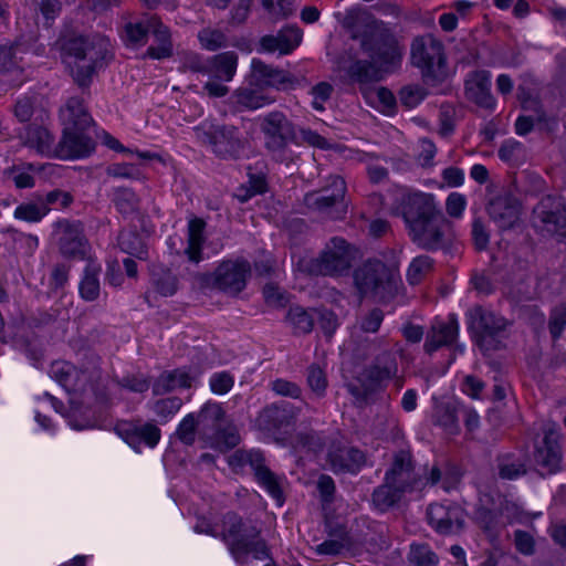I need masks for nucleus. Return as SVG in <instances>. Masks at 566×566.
I'll list each match as a JSON object with an SVG mask.
<instances>
[{"instance_id": "obj_1", "label": "nucleus", "mask_w": 566, "mask_h": 566, "mask_svg": "<svg viewBox=\"0 0 566 566\" xmlns=\"http://www.w3.org/2000/svg\"><path fill=\"white\" fill-rule=\"evenodd\" d=\"M348 52L334 62V70L352 82L367 84L380 80L379 71H391L403 56L405 48L398 36L382 22L357 18L350 28Z\"/></svg>"}, {"instance_id": "obj_2", "label": "nucleus", "mask_w": 566, "mask_h": 566, "mask_svg": "<svg viewBox=\"0 0 566 566\" xmlns=\"http://www.w3.org/2000/svg\"><path fill=\"white\" fill-rule=\"evenodd\" d=\"M62 56L74 81L80 86H87L93 76L113 60L114 54L109 39L93 33L65 39Z\"/></svg>"}, {"instance_id": "obj_3", "label": "nucleus", "mask_w": 566, "mask_h": 566, "mask_svg": "<svg viewBox=\"0 0 566 566\" xmlns=\"http://www.w3.org/2000/svg\"><path fill=\"white\" fill-rule=\"evenodd\" d=\"M260 127L271 156L280 163L292 161L294 153L290 144L300 145V142L296 127L286 115L280 111L270 112L262 118Z\"/></svg>"}, {"instance_id": "obj_4", "label": "nucleus", "mask_w": 566, "mask_h": 566, "mask_svg": "<svg viewBox=\"0 0 566 566\" xmlns=\"http://www.w3.org/2000/svg\"><path fill=\"white\" fill-rule=\"evenodd\" d=\"M354 282L361 295L384 302L397 291V272L379 260H368L355 270Z\"/></svg>"}, {"instance_id": "obj_5", "label": "nucleus", "mask_w": 566, "mask_h": 566, "mask_svg": "<svg viewBox=\"0 0 566 566\" xmlns=\"http://www.w3.org/2000/svg\"><path fill=\"white\" fill-rule=\"evenodd\" d=\"M410 60L428 82H441L448 75L443 43L432 34L419 35L412 40Z\"/></svg>"}, {"instance_id": "obj_6", "label": "nucleus", "mask_w": 566, "mask_h": 566, "mask_svg": "<svg viewBox=\"0 0 566 566\" xmlns=\"http://www.w3.org/2000/svg\"><path fill=\"white\" fill-rule=\"evenodd\" d=\"M398 364L396 355L391 350H384L376 356L373 364L366 367L357 377L358 386L350 385V392L364 400L370 395L384 389L385 382L396 378Z\"/></svg>"}, {"instance_id": "obj_7", "label": "nucleus", "mask_w": 566, "mask_h": 566, "mask_svg": "<svg viewBox=\"0 0 566 566\" xmlns=\"http://www.w3.org/2000/svg\"><path fill=\"white\" fill-rule=\"evenodd\" d=\"M193 130L196 138L201 144L210 146L222 159H237L243 149L244 143L235 126L203 123Z\"/></svg>"}, {"instance_id": "obj_8", "label": "nucleus", "mask_w": 566, "mask_h": 566, "mask_svg": "<svg viewBox=\"0 0 566 566\" xmlns=\"http://www.w3.org/2000/svg\"><path fill=\"white\" fill-rule=\"evenodd\" d=\"M49 374L69 392H84L93 388L101 378V369L96 358L80 367L66 360H55L51 364Z\"/></svg>"}, {"instance_id": "obj_9", "label": "nucleus", "mask_w": 566, "mask_h": 566, "mask_svg": "<svg viewBox=\"0 0 566 566\" xmlns=\"http://www.w3.org/2000/svg\"><path fill=\"white\" fill-rule=\"evenodd\" d=\"M469 329L476 345L483 352L495 350L500 347L501 336L505 331L506 321L483 307H474L468 313Z\"/></svg>"}, {"instance_id": "obj_10", "label": "nucleus", "mask_w": 566, "mask_h": 566, "mask_svg": "<svg viewBox=\"0 0 566 566\" xmlns=\"http://www.w3.org/2000/svg\"><path fill=\"white\" fill-rule=\"evenodd\" d=\"M408 232L411 240L427 251L449 249L455 238L451 222L441 212Z\"/></svg>"}, {"instance_id": "obj_11", "label": "nucleus", "mask_w": 566, "mask_h": 566, "mask_svg": "<svg viewBox=\"0 0 566 566\" xmlns=\"http://www.w3.org/2000/svg\"><path fill=\"white\" fill-rule=\"evenodd\" d=\"M238 54L233 51H226L208 57L206 74L209 80L205 83L203 90L210 97H223L229 93L226 83L231 82L237 73Z\"/></svg>"}, {"instance_id": "obj_12", "label": "nucleus", "mask_w": 566, "mask_h": 566, "mask_svg": "<svg viewBox=\"0 0 566 566\" xmlns=\"http://www.w3.org/2000/svg\"><path fill=\"white\" fill-rule=\"evenodd\" d=\"M533 224L551 235L566 237V201L559 196H545L533 209Z\"/></svg>"}, {"instance_id": "obj_13", "label": "nucleus", "mask_w": 566, "mask_h": 566, "mask_svg": "<svg viewBox=\"0 0 566 566\" xmlns=\"http://www.w3.org/2000/svg\"><path fill=\"white\" fill-rule=\"evenodd\" d=\"M232 467L250 465L258 482L280 504H283V491L280 479L264 464V457L256 450H237L229 459Z\"/></svg>"}, {"instance_id": "obj_14", "label": "nucleus", "mask_w": 566, "mask_h": 566, "mask_svg": "<svg viewBox=\"0 0 566 566\" xmlns=\"http://www.w3.org/2000/svg\"><path fill=\"white\" fill-rule=\"evenodd\" d=\"M349 244L342 238H333L313 263L312 271L322 275H338L352 265Z\"/></svg>"}, {"instance_id": "obj_15", "label": "nucleus", "mask_w": 566, "mask_h": 566, "mask_svg": "<svg viewBox=\"0 0 566 566\" xmlns=\"http://www.w3.org/2000/svg\"><path fill=\"white\" fill-rule=\"evenodd\" d=\"M562 460L558 428L555 424H547L543 430V437L535 443V464L542 474H552L560 469Z\"/></svg>"}, {"instance_id": "obj_16", "label": "nucleus", "mask_w": 566, "mask_h": 566, "mask_svg": "<svg viewBox=\"0 0 566 566\" xmlns=\"http://www.w3.org/2000/svg\"><path fill=\"white\" fill-rule=\"evenodd\" d=\"M399 210L408 231L440 212L433 195L421 191L403 193Z\"/></svg>"}, {"instance_id": "obj_17", "label": "nucleus", "mask_w": 566, "mask_h": 566, "mask_svg": "<svg viewBox=\"0 0 566 566\" xmlns=\"http://www.w3.org/2000/svg\"><path fill=\"white\" fill-rule=\"evenodd\" d=\"M251 266L247 260H227L221 262L213 273V285L230 295L239 294L247 285Z\"/></svg>"}, {"instance_id": "obj_18", "label": "nucleus", "mask_w": 566, "mask_h": 566, "mask_svg": "<svg viewBox=\"0 0 566 566\" xmlns=\"http://www.w3.org/2000/svg\"><path fill=\"white\" fill-rule=\"evenodd\" d=\"M345 192V180L340 176H332L328 187L305 195L304 203L313 211L336 219L339 218V213L335 212L337 210L336 206L344 199Z\"/></svg>"}, {"instance_id": "obj_19", "label": "nucleus", "mask_w": 566, "mask_h": 566, "mask_svg": "<svg viewBox=\"0 0 566 566\" xmlns=\"http://www.w3.org/2000/svg\"><path fill=\"white\" fill-rule=\"evenodd\" d=\"M60 232L59 250L65 258L85 259L90 250L81 222L60 220L54 224Z\"/></svg>"}, {"instance_id": "obj_20", "label": "nucleus", "mask_w": 566, "mask_h": 566, "mask_svg": "<svg viewBox=\"0 0 566 566\" xmlns=\"http://www.w3.org/2000/svg\"><path fill=\"white\" fill-rule=\"evenodd\" d=\"M114 430L118 437L137 451L143 443L154 448L159 442L161 436L157 426L142 421H118Z\"/></svg>"}, {"instance_id": "obj_21", "label": "nucleus", "mask_w": 566, "mask_h": 566, "mask_svg": "<svg viewBox=\"0 0 566 566\" xmlns=\"http://www.w3.org/2000/svg\"><path fill=\"white\" fill-rule=\"evenodd\" d=\"M300 413V408L290 402L274 403L264 408L258 417L259 427L271 433L287 432Z\"/></svg>"}, {"instance_id": "obj_22", "label": "nucleus", "mask_w": 566, "mask_h": 566, "mask_svg": "<svg viewBox=\"0 0 566 566\" xmlns=\"http://www.w3.org/2000/svg\"><path fill=\"white\" fill-rule=\"evenodd\" d=\"M488 212L500 229L509 230L520 221L521 203L509 190H504L491 199Z\"/></svg>"}, {"instance_id": "obj_23", "label": "nucleus", "mask_w": 566, "mask_h": 566, "mask_svg": "<svg viewBox=\"0 0 566 566\" xmlns=\"http://www.w3.org/2000/svg\"><path fill=\"white\" fill-rule=\"evenodd\" d=\"M243 522L234 513H228L223 520V539L228 544L231 554L239 563H244L249 552L248 537L254 536V528L245 531Z\"/></svg>"}, {"instance_id": "obj_24", "label": "nucleus", "mask_w": 566, "mask_h": 566, "mask_svg": "<svg viewBox=\"0 0 566 566\" xmlns=\"http://www.w3.org/2000/svg\"><path fill=\"white\" fill-rule=\"evenodd\" d=\"M95 148V144L84 130L63 129V137L56 145L55 157L73 159L88 156Z\"/></svg>"}, {"instance_id": "obj_25", "label": "nucleus", "mask_w": 566, "mask_h": 566, "mask_svg": "<svg viewBox=\"0 0 566 566\" xmlns=\"http://www.w3.org/2000/svg\"><path fill=\"white\" fill-rule=\"evenodd\" d=\"M427 516L429 524L441 534H451L462 527V511L458 506H446L431 504L428 507Z\"/></svg>"}, {"instance_id": "obj_26", "label": "nucleus", "mask_w": 566, "mask_h": 566, "mask_svg": "<svg viewBox=\"0 0 566 566\" xmlns=\"http://www.w3.org/2000/svg\"><path fill=\"white\" fill-rule=\"evenodd\" d=\"M465 95L476 105L492 109L495 99L491 94V74L488 71H475L468 74L465 80Z\"/></svg>"}, {"instance_id": "obj_27", "label": "nucleus", "mask_w": 566, "mask_h": 566, "mask_svg": "<svg viewBox=\"0 0 566 566\" xmlns=\"http://www.w3.org/2000/svg\"><path fill=\"white\" fill-rule=\"evenodd\" d=\"M385 479L403 493L415 489L417 479L413 473L411 455L408 451H399L395 454L392 465L386 473Z\"/></svg>"}, {"instance_id": "obj_28", "label": "nucleus", "mask_w": 566, "mask_h": 566, "mask_svg": "<svg viewBox=\"0 0 566 566\" xmlns=\"http://www.w3.org/2000/svg\"><path fill=\"white\" fill-rule=\"evenodd\" d=\"M328 461L334 472H358L366 463L365 453L349 446H332Z\"/></svg>"}, {"instance_id": "obj_29", "label": "nucleus", "mask_w": 566, "mask_h": 566, "mask_svg": "<svg viewBox=\"0 0 566 566\" xmlns=\"http://www.w3.org/2000/svg\"><path fill=\"white\" fill-rule=\"evenodd\" d=\"M201 375L198 368H178L163 373L154 385L155 394H165L176 389L192 387Z\"/></svg>"}, {"instance_id": "obj_30", "label": "nucleus", "mask_w": 566, "mask_h": 566, "mask_svg": "<svg viewBox=\"0 0 566 566\" xmlns=\"http://www.w3.org/2000/svg\"><path fill=\"white\" fill-rule=\"evenodd\" d=\"M458 333L459 324L454 315H450L447 321H437L426 339V352L432 353L442 346L451 345L457 339Z\"/></svg>"}, {"instance_id": "obj_31", "label": "nucleus", "mask_w": 566, "mask_h": 566, "mask_svg": "<svg viewBox=\"0 0 566 566\" xmlns=\"http://www.w3.org/2000/svg\"><path fill=\"white\" fill-rule=\"evenodd\" d=\"M251 69L253 82L259 86L283 88L293 83L287 72L268 65L259 59L252 60Z\"/></svg>"}, {"instance_id": "obj_32", "label": "nucleus", "mask_w": 566, "mask_h": 566, "mask_svg": "<svg viewBox=\"0 0 566 566\" xmlns=\"http://www.w3.org/2000/svg\"><path fill=\"white\" fill-rule=\"evenodd\" d=\"M60 117L65 129L85 130L92 123L83 101L78 97H71L67 101L60 112Z\"/></svg>"}, {"instance_id": "obj_33", "label": "nucleus", "mask_w": 566, "mask_h": 566, "mask_svg": "<svg viewBox=\"0 0 566 566\" xmlns=\"http://www.w3.org/2000/svg\"><path fill=\"white\" fill-rule=\"evenodd\" d=\"M148 28L156 44L148 48L147 55L157 60L169 57L172 54V43L168 28L157 17L148 18Z\"/></svg>"}, {"instance_id": "obj_34", "label": "nucleus", "mask_w": 566, "mask_h": 566, "mask_svg": "<svg viewBox=\"0 0 566 566\" xmlns=\"http://www.w3.org/2000/svg\"><path fill=\"white\" fill-rule=\"evenodd\" d=\"M206 222L200 218H191L187 228V247L185 254L192 263L202 261V247L206 241L205 237Z\"/></svg>"}, {"instance_id": "obj_35", "label": "nucleus", "mask_w": 566, "mask_h": 566, "mask_svg": "<svg viewBox=\"0 0 566 566\" xmlns=\"http://www.w3.org/2000/svg\"><path fill=\"white\" fill-rule=\"evenodd\" d=\"M25 145L35 149L38 153L46 156H54L56 145H54V136L48 128L32 125L25 130L24 136Z\"/></svg>"}, {"instance_id": "obj_36", "label": "nucleus", "mask_w": 566, "mask_h": 566, "mask_svg": "<svg viewBox=\"0 0 566 566\" xmlns=\"http://www.w3.org/2000/svg\"><path fill=\"white\" fill-rule=\"evenodd\" d=\"M461 403L441 402L436 405L433 421L440 426L448 434H457L460 430L459 419Z\"/></svg>"}, {"instance_id": "obj_37", "label": "nucleus", "mask_w": 566, "mask_h": 566, "mask_svg": "<svg viewBox=\"0 0 566 566\" xmlns=\"http://www.w3.org/2000/svg\"><path fill=\"white\" fill-rule=\"evenodd\" d=\"M101 265L88 260L82 281L80 282V294L83 300L93 302L99 296L101 286L98 275Z\"/></svg>"}, {"instance_id": "obj_38", "label": "nucleus", "mask_w": 566, "mask_h": 566, "mask_svg": "<svg viewBox=\"0 0 566 566\" xmlns=\"http://www.w3.org/2000/svg\"><path fill=\"white\" fill-rule=\"evenodd\" d=\"M557 119L554 116H547L543 112H537L535 116H520L515 122V130L518 135L528 134L534 126L548 133L557 128Z\"/></svg>"}, {"instance_id": "obj_39", "label": "nucleus", "mask_w": 566, "mask_h": 566, "mask_svg": "<svg viewBox=\"0 0 566 566\" xmlns=\"http://www.w3.org/2000/svg\"><path fill=\"white\" fill-rule=\"evenodd\" d=\"M234 103L243 109H258L273 103V98L251 87H239L233 94Z\"/></svg>"}, {"instance_id": "obj_40", "label": "nucleus", "mask_w": 566, "mask_h": 566, "mask_svg": "<svg viewBox=\"0 0 566 566\" xmlns=\"http://www.w3.org/2000/svg\"><path fill=\"white\" fill-rule=\"evenodd\" d=\"M118 245L120 250L127 254L136 256L140 260L147 258V248L142 237L135 231H122L118 235Z\"/></svg>"}, {"instance_id": "obj_41", "label": "nucleus", "mask_w": 566, "mask_h": 566, "mask_svg": "<svg viewBox=\"0 0 566 566\" xmlns=\"http://www.w3.org/2000/svg\"><path fill=\"white\" fill-rule=\"evenodd\" d=\"M50 208L43 205L40 196L35 202H23L14 210V218L27 222H39L50 212Z\"/></svg>"}, {"instance_id": "obj_42", "label": "nucleus", "mask_w": 566, "mask_h": 566, "mask_svg": "<svg viewBox=\"0 0 566 566\" xmlns=\"http://www.w3.org/2000/svg\"><path fill=\"white\" fill-rule=\"evenodd\" d=\"M363 95L369 104L379 107L386 113L390 112L396 105V97L386 87L363 88Z\"/></svg>"}, {"instance_id": "obj_43", "label": "nucleus", "mask_w": 566, "mask_h": 566, "mask_svg": "<svg viewBox=\"0 0 566 566\" xmlns=\"http://www.w3.org/2000/svg\"><path fill=\"white\" fill-rule=\"evenodd\" d=\"M402 494L401 490L385 480V483L374 491L373 502L379 510L384 511L397 503Z\"/></svg>"}, {"instance_id": "obj_44", "label": "nucleus", "mask_w": 566, "mask_h": 566, "mask_svg": "<svg viewBox=\"0 0 566 566\" xmlns=\"http://www.w3.org/2000/svg\"><path fill=\"white\" fill-rule=\"evenodd\" d=\"M198 41L202 49L207 51H218L226 48L228 44V38L226 33L212 27H206L198 32Z\"/></svg>"}, {"instance_id": "obj_45", "label": "nucleus", "mask_w": 566, "mask_h": 566, "mask_svg": "<svg viewBox=\"0 0 566 566\" xmlns=\"http://www.w3.org/2000/svg\"><path fill=\"white\" fill-rule=\"evenodd\" d=\"M153 284L157 292L164 296H171L178 290V279L168 269H154Z\"/></svg>"}, {"instance_id": "obj_46", "label": "nucleus", "mask_w": 566, "mask_h": 566, "mask_svg": "<svg viewBox=\"0 0 566 566\" xmlns=\"http://www.w3.org/2000/svg\"><path fill=\"white\" fill-rule=\"evenodd\" d=\"M434 261L429 255L415 258L407 271V280L410 284H419L432 270Z\"/></svg>"}, {"instance_id": "obj_47", "label": "nucleus", "mask_w": 566, "mask_h": 566, "mask_svg": "<svg viewBox=\"0 0 566 566\" xmlns=\"http://www.w3.org/2000/svg\"><path fill=\"white\" fill-rule=\"evenodd\" d=\"M295 334H307L313 329L314 317L300 306L291 307L286 316Z\"/></svg>"}, {"instance_id": "obj_48", "label": "nucleus", "mask_w": 566, "mask_h": 566, "mask_svg": "<svg viewBox=\"0 0 566 566\" xmlns=\"http://www.w3.org/2000/svg\"><path fill=\"white\" fill-rule=\"evenodd\" d=\"M276 36L282 48V55L292 53L302 42L303 31L297 25H286L281 29Z\"/></svg>"}, {"instance_id": "obj_49", "label": "nucleus", "mask_w": 566, "mask_h": 566, "mask_svg": "<svg viewBox=\"0 0 566 566\" xmlns=\"http://www.w3.org/2000/svg\"><path fill=\"white\" fill-rule=\"evenodd\" d=\"M499 475L504 480H514L526 473L525 463L511 455H505L499 459Z\"/></svg>"}, {"instance_id": "obj_50", "label": "nucleus", "mask_w": 566, "mask_h": 566, "mask_svg": "<svg viewBox=\"0 0 566 566\" xmlns=\"http://www.w3.org/2000/svg\"><path fill=\"white\" fill-rule=\"evenodd\" d=\"M196 417L202 428L211 427L216 429L219 427V422L223 419L224 411L219 403L207 402L202 406Z\"/></svg>"}, {"instance_id": "obj_51", "label": "nucleus", "mask_w": 566, "mask_h": 566, "mask_svg": "<svg viewBox=\"0 0 566 566\" xmlns=\"http://www.w3.org/2000/svg\"><path fill=\"white\" fill-rule=\"evenodd\" d=\"M106 175L112 178H123L129 180H139L143 178V171L137 165L129 163H114L106 167Z\"/></svg>"}, {"instance_id": "obj_52", "label": "nucleus", "mask_w": 566, "mask_h": 566, "mask_svg": "<svg viewBox=\"0 0 566 566\" xmlns=\"http://www.w3.org/2000/svg\"><path fill=\"white\" fill-rule=\"evenodd\" d=\"M201 426L195 413L187 415L179 423L176 436L185 444L191 446L196 441L198 427Z\"/></svg>"}, {"instance_id": "obj_53", "label": "nucleus", "mask_w": 566, "mask_h": 566, "mask_svg": "<svg viewBox=\"0 0 566 566\" xmlns=\"http://www.w3.org/2000/svg\"><path fill=\"white\" fill-rule=\"evenodd\" d=\"M114 203L120 213L130 214L138 208V198L130 189L118 188L114 192Z\"/></svg>"}, {"instance_id": "obj_54", "label": "nucleus", "mask_w": 566, "mask_h": 566, "mask_svg": "<svg viewBox=\"0 0 566 566\" xmlns=\"http://www.w3.org/2000/svg\"><path fill=\"white\" fill-rule=\"evenodd\" d=\"M409 560L416 566H434L438 557L427 544H418L411 545Z\"/></svg>"}, {"instance_id": "obj_55", "label": "nucleus", "mask_w": 566, "mask_h": 566, "mask_svg": "<svg viewBox=\"0 0 566 566\" xmlns=\"http://www.w3.org/2000/svg\"><path fill=\"white\" fill-rule=\"evenodd\" d=\"M361 163H365L367 166V174L369 180L374 184H380L387 180L388 178V169L381 165H378V157L373 154H363L359 157Z\"/></svg>"}, {"instance_id": "obj_56", "label": "nucleus", "mask_w": 566, "mask_h": 566, "mask_svg": "<svg viewBox=\"0 0 566 566\" xmlns=\"http://www.w3.org/2000/svg\"><path fill=\"white\" fill-rule=\"evenodd\" d=\"M216 443L221 450H229L240 443V434L235 426L229 424L223 429L216 428Z\"/></svg>"}, {"instance_id": "obj_57", "label": "nucleus", "mask_w": 566, "mask_h": 566, "mask_svg": "<svg viewBox=\"0 0 566 566\" xmlns=\"http://www.w3.org/2000/svg\"><path fill=\"white\" fill-rule=\"evenodd\" d=\"M497 155L502 161L516 164L523 157L524 148L520 142L509 139L501 145Z\"/></svg>"}, {"instance_id": "obj_58", "label": "nucleus", "mask_w": 566, "mask_h": 566, "mask_svg": "<svg viewBox=\"0 0 566 566\" xmlns=\"http://www.w3.org/2000/svg\"><path fill=\"white\" fill-rule=\"evenodd\" d=\"M426 95V90L420 85H407L399 92V99L406 107L413 108L424 99Z\"/></svg>"}, {"instance_id": "obj_59", "label": "nucleus", "mask_w": 566, "mask_h": 566, "mask_svg": "<svg viewBox=\"0 0 566 566\" xmlns=\"http://www.w3.org/2000/svg\"><path fill=\"white\" fill-rule=\"evenodd\" d=\"M182 401L178 397H169L155 402L154 412L164 421L172 417L181 407Z\"/></svg>"}, {"instance_id": "obj_60", "label": "nucleus", "mask_w": 566, "mask_h": 566, "mask_svg": "<svg viewBox=\"0 0 566 566\" xmlns=\"http://www.w3.org/2000/svg\"><path fill=\"white\" fill-rule=\"evenodd\" d=\"M566 326V304L555 306L549 315L548 328L552 337L557 339Z\"/></svg>"}, {"instance_id": "obj_61", "label": "nucleus", "mask_w": 566, "mask_h": 566, "mask_svg": "<svg viewBox=\"0 0 566 566\" xmlns=\"http://www.w3.org/2000/svg\"><path fill=\"white\" fill-rule=\"evenodd\" d=\"M307 384L318 397H322L327 387V379L324 370L315 365L310 366L307 369Z\"/></svg>"}, {"instance_id": "obj_62", "label": "nucleus", "mask_w": 566, "mask_h": 566, "mask_svg": "<svg viewBox=\"0 0 566 566\" xmlns=\"http://www.w3.org/2000/svg\"><path fill=\"white\" fill-rule=\"evenodd\" d=\"M350 542L346 534H342L338 538L326 539L319 544L316 552L322 555H339L344 549H347Z\"/></svg>"}, {"instance_id": "obj_63", "label": "nucleus", "mask_w": 566, "mask_h": 566, "mask_svg": "<svg viewBox=\"0 0 566 566\" xmlns=\"http://www.w3.org/2000/svg\"><path fill=\"white\" fill-rule=\"evenodd\" d=\"M209 384L212 392L217 395H224L233 387L234 378L228 371H220L211 376Z\"/></svg>"}, {"instance_id": "obj_64", "label": "nucleus", "mask_w": 566, "mask_h": 566, "mask_svg": "<svg viewBox=\"0 0 566 566\" xmlns=\"http://www.w3.org/2000/svg\"><path fill=\"white\" fill-rule=\"evenodd\" d=\"M43 205L50 208V206H57L62 209L70 207L73 202V196L60 189H54L48 192L45 196H40Z\"/></svg>"}]
</instances>
